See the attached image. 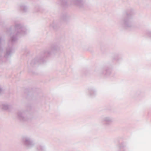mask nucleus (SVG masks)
Returning <instances> with one entry per match:
<instances>
[{
	"instance_id": "16",
	"label": "nucleus",
	"mask_w": 151,
	"mask_h": 151,
	"mask_svg": "<svg viewBox=\"0 0 151 151\" xmlns=\"http://www.w3.org/2000/svg\"><path fill=\"white\" fill-rule=\"evenodd\" d=\"M1 38L0 37V52H1L3 51V49L1 46Z\"/></svg>"
},
{
	"instance_id": "13",
	"label": "nucleus",
	"mask_w": 151,
	"mask_h": 151,
	"mask_svg": "<svg viewBox=\"0 0 151 151\" xmlns=\"http://www.w3.org/2000/svg\"><path fill=\"white\" fill-rule=\"evenodd\" d=\"M89 94L91 96H93L95 95L96 92L94 90L92 89H88Z\"/></svg>"
},
{
	"instance_id": "7",
	"label": "nucleus",
	"mask_w": 151,
	"mask_h": 151,
	"mask_svg": "<svg viewBox=\"0 0 151 151\" xmlns=\"http://www.w3.org/2000/svg\"><path fill=\"white\" fill-rule=\"evenodd\" d=\"M113 122V118L109 116H105L101 120V122L103 124L106 126L111 125Z\"/></svg>"
},
{
	"instance_id": "1",
	"label": "nucleus",
	"mask_w": 151,
	"mask_h": 151,
	"mask_svg": "<svg viewBox=\"0 0 151 151\" xmlns=\"http://www.w3.org/2000/svg\"><path fill=\"white\" fill-rule=\"evenodd\" d=\"M8 31L10 33V38L8 47L6 49V51L4 55V57L6 58L11 56L13 52L12 46L16 42L18 37L25 35L27 32L26 27L19 23H16L14 26H12Z\"/></svg>"
},
{
	"instance_id": "4",
	"label": "nucleus",
	"mask_w": 151,
	"mask_h": 151,
	"mask_svg": "<svg viewBox=\"0 0 151 151\" xmlns=\"http://www.w3.org/2000/svg\"><path fill=\"white\" fill-rule=\"evenodd\" d=\"M22 142L23 145L26 148L29 149L33 147L35 143L29 137L24 136L22 138Z\"/></svg>"
},
{
	"instance_id": "3",
	"label": "nucleus",
	"mask_w": 151,
	"mask_h": 151,
	"mask_svg": "<svg viewBox=\"0 0 151 151\" xmlns=\"http://www.w3.org/2000/svg\"><path fill=\"white\" fill-rule=\"evenodd\" d=\"M132 11L131 10L125 12L124 15V17L121 22V24L127 29H132L134 27L132 21L130 17V15L132 14Z\"/></svg>"
},
{
	"instance_id": "5",
	"label": "nucleus",
	"mask_w": 151,
	"mask_h": 151,
	"mask_svg": "<svg viewBox=\"0 0 151 151\" xmlns=\"http://www.w3.org/2000/svg\"><path fill=\"white\" fill-rule=\"evenodd\" d=\"M62 3L65 6L73 4L77 6L80 8L83 7L84 4L83 0H63Z\"/></svg>"
},
{
	"instance_id": "9",
	"label": "nucleus",
	"mask_w": 151,
	"mask_h": 151,
	"mask_svg": "<svg viewBox=\"0 0 151 151\" xmlns=\"http://www.w3.org/2000/svg\"><path fill=\"white\" fill-rule=\"evenodd\" d=\"M37 151H46L45 146L42 144H39L36 147Z\"/></svg>"
},
{
	"instance_id": "2",
	"label": "nucleus",
	"mask_w": 151,
	"mask_h": 151,
	"mask_svg": "<svg viewBox=\"0 0 151 151\" xmlns=\"http://www.w3.org/2000/svg\"><path fill=\"white\" fill-rule=\"evenodd\" d=\"M58 48V46L55 44L52 45L50 48L45 51L41 55V56L36 58L31 62V65L33 66L35 64L43 62V59L44 58L50 56L52 53Z\"/></svg>"
},
{
	"instance_id": "17",
	"label": "nucleus",
	"mask_w": 151,
	"mask_h": 151,
	"mask_svg": "<svg viewBox=\"0 0 151 151\" xmlns=\"http://www.w3.org/2000/svg\"><path fill=\"white\" fill-rule=\"evenodd\" d=\"M147 35L149 37L151 38V31L148 32L147 33Z\"/></svg>"
},
{
	"instance_id": "6",
	"label": "nucleus",
	"mask_w": 151,
	"mask_h": 151,
	"mask_svg": "<svg viewBox=\"0 0 151 151\" xmlns=\"http://www.w3.org/2000/svg\"><path fill=\"white\" fill-rule=\"evenodd\" d=\"M17 119L22 122H28L30 120V118L27 115L26 111H19L17 113Z\"/></svg>"
},
{
	"instance_id": "8",
	"label": "nucleus",
	"mask_w": 151,
	"mask_h": 151,
	"mask_svg": "<svg viewBox=\"0 0 151 151\" xmlns=\"http://www.w3.org/2000/svg\"><path fill=\"white\" fill-rule=\"evenodd\" d=\"M99 72L101 75L108 76L111 74V70L108 68H105L100 69Z\"/></svg>"
},
{
	"instance_id": "14",
	"label": "nucleus",
	"mask_w": 151,
	"mask_h": 151,
	"mask_svg": "<svg viewBox=\"0 0 151 151\" xmlns=\"http://www.w3.org/2000/svg\"><path fill=\"white\" fill-rule=\"evenodd\" d=\"M20 8L24 12H26L27 10V8L26 6H21Z\"/></svg>"
},
{
	"instance_id": "11",
	"label": "nucleus",
	"mask_w": 151,
	"mask_h": 151,
	"mask_svg": "<svg viewBox=\"0 0 151 151\" xmlns=\"http://www.w3.org/2000/svg\"><path fill=\"white\" fill-rule=\"evenodd\" d=\"M117 147L119 149V151H123V149L125 147V145L124 143H121L119 144Z\"/></svg>"
},
{
	"instance_id": "18",
	"label": "nucleus",
	"mask_w": 151,
	"mask_h": 151,
	"mask_svg": "<svg viewBox=\"0 0 151 151\" xmlns=\"http://www.w3.org/2000/svg\"><path fill=\"white\" fill-rule=\"evenodd\" d=\"M2 91V89L0 86V93H1Z\"/></svg>"
},
{
	"instance_id": "12",
	"label": "nucleus",
	"mask_w": 151,
	"mask_h": 151,
	"mask_svg": "<svg viewBox=\"0 0 151 151\" xmlns=\"http://www.w3.org/2000/svg\"><path fill=\"white\" fill-rule=\"evenodd\" d=\"M58 26V24L56 22H53L50 25V27L54 29H56Z\"/></svg>"
},
{
	"instance_id": "15",
	"label": "nucleus",
	"mask_w": 151,
	"mask_h": 151,
	"mask_svg": "<svg viewBox=\"0 0 151 151\" xmlns=\"http://www.w3.org/2000/svg\"><path fill=\"white\" fill-rule=\"evenodd\" d=\"M119 57L118 55H116L113 58H114V59L117 60H119Z\"/></svg>"
},
{
	"instance_id": "10",
	"label": "nucleus",
	"mask_w": 151,
	"mask_h": 151,
	"mask_svg": "<svg viewBox=\"0 0 151 151\" xmlns=\"http://www.w3.org/2000/svg\"><path fill=\"white\" fill-rule=\"evenodd\" d=\"M1 107L2 109L5 110L9 111L12 108V106L7 103H5L2 104L1 105Z\"/></svg>"
}]
</instances>
